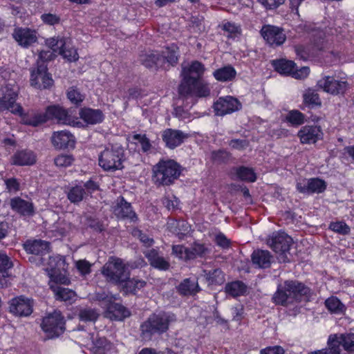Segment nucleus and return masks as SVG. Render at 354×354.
<instances>
[{
    "label": "nucleus",
    "mask_w": 354,
    "mask_h": 354,
    "mask_svg": "<svg viewBox=\"0 0 354 354\" xmlns=\"http://www.w3.org/2000/svg\"><path fill=\"white\" fill-rule=\"evenodd\" d=\"M311 289L304 283L297 280L284 281L283 287L279 286L273 295L272 301L279 306H288L294 301L300 302L304 298L309 299Z\"/></svg>",
    "instance_id": "nucleus-1"
},
{
    "label": "nucleus",
    "mask_w": 354,
    "mask_h": 354,
    "mask_svg": "<svg viewBox=\"0 0 354 354\" xmlns=\"http://www.w3.org/2000/svg\"><path fill=\"white\" fill-rule=\"evenodd\" d=\"M181 166L174 160L161 159L153 167V180L158 185L169 186L180 177Z\"/></svg>",
    "instance_id": "nucleus-2"
},
{
    "label": "nucleus",
    "mask_w": 354,
    "mask_h": 354,
    "mask_svg": "<svg viewBox=\"0 0 354 354\" xmlns=\"http://www.w3.org/2000/svg\"><path fill=\"white\" fill-rule=\"evenodd\" d=\"M171 322V316L166 313H152L140 324V337L151 340L155 335H161L169 330Z\"/></svg>",
    "instance_id": "nucleus-3"
},
{
    "label": "nucleus",
    "mask_w": 354,
    "mask_h": 354,
    "mask_svg": "<svg viewBox=\"0 0 354 354\" xmlns=\"http://www.w3.org/2000/svg\"><path fill=\"white\" fill-rule=\"evenodd\" d=\"M124 160V149L118 144L106 147L98 156L99 166L109 172L122 169Z\"/></svg>",
    "instance_id": "nucleus-4"
},
{
    "label": "nucleus",
    "mask_w": 354,
    "mask_h": 354,
    "mask_svg": "<svg viewBox=\"0 0 354 354\" xmlns=\"http://www.w3.org/2000/svg\"><path fill=\"white\" fill-rule=\"evenodd\" d=\"M130 270L124 260L119 257H111L102 266L101 273L106 282L119 286L127 278Z\"/></svg>",
    "instance_id": "nucleus-5"
},
{
    "label": "nucleus",
    "mask_w": 354,
    "mask_h": 354,
    "mask_svg": "<svg viewBox=\"0 0 354 354\" xmlns=\"http://www.w3.org/2000/svg\"><path fill=\"white\" fill-rule=\"evenodd\" d=\"M18 96V87L15 84H8L0 89V111H10L14 114L21 115L23 108L16 103Z\"/></svg>",
    "instance_id": "nucleus-6"
},
{
    "label": "nucleus",
    "mask_w": 354,
    "mask_h": 354,
    "mask_svg": "<svg viewBox=\"0 0 354 354\" xmlns=\"http://www.w3.org/2000/svg\"><path fill=\"white\" fill-rule=\"evenodd\" d=\"M293 243L291 236L284 232H275L268 240V243L270 248L277 254H279L280 259L284 263L290 262L287 257L290 247Z\"/></svg>",
    "instance_id": "nucleus-7"
},
{
    "label": "nucleus",
    "mask_w": 354,
    "mask_h": 354,
    "mask_svg": "<svg viewBox=\"0 0 354 354\" xmlns=\"http://www.w3.org/2000/svg\"><path fill=\"white\" fill-rule=\"evenodd\" d=\"M67 266L65 257L62 255H56L49 257L46 270L52 281L57 283L66 284L68 279L64 273Z\"/></svg>",
    "instance_id": "nucleus-8"
},
{
    "label": "nucleus",
    "mask_w": 354,
    "mask_h": 354,
    "mask_svg": "<svg viewBox=\"0 0 354 354\" xmlns=\"http://www.w3.org/2000/svg\"><path fill=\"white\" fill-rule=\"evenodd\" d=\"M65 321L60 313H54L45 317L41 327L47 336L54 338L62 335L65 330Z\"/></svg>",
    "instance_id": "nucleus-9"
},
{
    "label": "nucleus",
    "mask_w": 354,
    "mask_h": 354,
    "mask_svg": "<svg viewBox=\"0 0 354 354\" xmlns=\"http://www.w3.org/2000/svg\"><path fill=\"white\" fill-rule=\"evenodd\" d=\"M9 312L15 317H26L33 312L34 301L24 295L16 296L9 302Z\"/></svg>",
    "instance_id": "nucleus-10"
},
{
    "label": "nucleus",
    "mask_w": 354,
    "mask_h": 354,
    "mask_svg": "<svg viewBox=\"0 0 354 354\" xmlns=\"http://www.w3.org/2000/svg\"><path fill=\"white\" fill-rule=\"evenodd\" d=\"M205 70L204 65L198 61L192 62L188 68L184 67L182 71L183 78L180 84L181 85V91L183 92L188 91L189 82L193 83L194 81L200 80Z\"/></svg>",
    "instance_id": "nucleus-11"
},
{
    "label": "nucleus",
    "mask_w": 354,
    "mask_h": 354,
    "mask_svg": "<svg viewBox=\"0 0 354 354\" xmlns=\"http://www.w3.org/2000/svg\"><path fill=\"white\" fill-rule=\"evenodd\" d=\"M30 81L31 86L40 89L48 88L53 84V80L47 73L46 64L39 62L37 70L31 72Z\"/></svg>",
    "instance_id": "nucleus-12"
},
{
    "label": "nucleus",
    "mask_w": 354,
    "mask_h": 354,
    "mask_svg": "<svg viewBox=\"0 0 354 354\" xmlns=\"http://www.w3.org/2000/svg\"><path fill=\"white\" fill-rule=\"evenodd\" d=\"M319 88L332 95L344 93L348 87L346 81L338 80L333 76H325L320 79L317 84Z\"/></svg>",
    "instance_id": "nucleus-13"
},
{
    "label": "nucleus",
    "mask_w": 354,
    "mask_h": 354,
    "mask_svg": "<svg viewBox=\"0 0 354 354\" xmlns=\"http://www.w3.org/2000/svg\"><path fill=\"white\" fill-rule=\"evenodd\" d=\"M214 111L218 116H223L239 111L241 108L240 102L232 97H219L214 104Z\"/></svg>",
    "instance_id": "nucleus-14"
},
{
    "label": "nucleus",
    "mask_w": 354,
    "mask_h": 354,
    "mask_svg": "<svg viewBox=\"0 0 354 354\" xmlns=\"http://www.w3.org/2000/svg\"><path fill=\"white\" fill-rule=\"evenodd\" d=\"M50 141L53 146L57 149H73L75 145L74 136L66 130L54 131Z\"/></svg>",
    "instance_id": "nucleus-15"
},
{
    "label": "nucleus",
    "mask_w": 354,
    "mask_h": 354,
    "mask_svg": "<svg viewBox=\"0 0 354 354\" xmlns=\"http://www.w3.org/2000/svg\"><path fill=\"white\" fill-rule=\"evenodd\" d=\"M47 109L49 120H56L58 123L73 127L80 124L69 114L68 111L59 106H51L48 107Z\"/></svg>",
    "instance_id": "nucleus-16"
},
{
    "label": "nucleus",
    "mask_w": 354,
    "mask_h": 354,
    "mask_svg": "<svg viewBox=\"0 0 354 354\" xmlns=\"http://www.w3.org/2000/svg\"><path fill=\"white\" fill-rule=\"evenodd\" d=\"M178 93L180 97L188 98L189 97H205L210 94V88L207 83L201 80L194 81L189 84V90L186 92L181 91V85H179Z\"/></svg>",
    "instance_id": "nucleus-17"
},
{
    "label": "nucleus",
    "mask_w": 354,
    "mask_h": 354,
    "mask_svg": "<svg viewBox=\"0 0 354 354\" xmlns=\"http://www.w3.org/2000/svg\"><path fill=\"white\" fill-rule=\"evenodd\" d=\"M12 37L18 44L24 48H28L37 41V32L28 28H15Z\"/></svg>",
    "instance_id": "nucleus-18"
},
{
    "label": "nucleus",
    "mask_w": 354,
    "mask_h": 354,
    "mask_svg": "<svg viewBox=\"0 0 354 354\" xmlns=\"http://www.w3.org/2000/svg\"><path fill=\"white\" fill-rule=\"evenodd\" d=\"M263 39L270 45L279 46L286 41V35L283 30L273 26H265L261 30Z\"/></svg>",
    "instance_id": "nucleus-19"
},
{
    "label": "nucleus",
    "mask_w": 354,
    "mask_h": 354,
    "mask_svg": "<svg viewBox=\"0 0 354 354\" xmlns=\"http://www.w3.org/2000/svg\"><path fill=\"white\" fill-rule=\"evenodd\" d=\"M107 300L105 313L106 317L114 321H122L131 315L130 311L122 304L115 303L111 300Z\"/></svg>",
    "instance_id": "nucleus-20"
},
{
    "label": "nucleus",
    "mask_w": 354,
    "mask_h": 354,
    "mask_svg": "<svg viewBox=\"0 0 354 354\" xmlns=\"http://www.w3.org/2000/svg\"><path fill=\"white\" fill-rule=\"evenodd\" d=\"M251 261L254 268L267 269L271 267L274 257L268 250L257 249L251 254Z\"/></svg>",
    "instance_id": "nucleus-21"
},
{
    "label": "nucleus",
    "mask_w": 354,
    "mask_h": 354,
    "mask_svg": "<svg viewBox=\"0 0 354 354\" xmlns=\"http://www.w3.org/2000/svg\"><path fill=\"white\" fill-rule=\"evenodd\" d=\"M322 131L321 127L317 125L303 127L298 132L301 142L304 144H313L322 139Z\"/></svg>",
    "instance_id": "nucleus-22"
},
{
    "label": "nucleus",
    "mask_w": 354,
    "mask_h": 354,
    "mask_svg": "<svg viewBox=\"0 0 354 354\" xmlns=\"http://www.w3.org/2000/svg\"><path fill=\"white\" fill-rule=\"evenodd\" d=\"M24 248L29 254L42 257L50 252V243L41 239L27 240L24 244Z\"/></svg>",
    "instance_id": "nucleus-23"
},
{
    "label": "nucleus",
    "mask_w": 354,
    "mask_h": 354,
    "mask_svg": "<svg viewBox=\"0 0 354 354\" xmlns=\"http://www.w3.org/2000/svg\"><path fill=\"white\" fill-rule=\"evenodd\" d=\"M146 285L147 282L143 279H138V277L131 278V272L129 271L127 273V278L124 279V281L119 287H120V291L124 295L131 294L135 295L138 290L143 288Z\"/></svg>",
    "instance_id": "nucleus-24"
},
{
    "label": "nucleus",
    "mask_w": 354,
    "mask_h": 354,
    "mask_svg": "<svg viewBox=\"0 0 354 354\" xmlns=\"http://www.w3.org/2000/svg\"><path fill=\"white\" fill-rule=\"evenodd\" d=\"M330 344L331 346H337L339 354H341L340 346H342L343 349L350 353H354V333H343L337 338L333 339L329 338Z\"/></svg>",
    "instance_id": "nucleus-25"
},
{
    "label": "nucleus",
    "mask_w": 354,
    "mask_h": 354,
    "mask_svg": "<svg viewBox=\"0 0 354 354\" xmlns=\"http://www.w3.org/2000/svg\"><path fill=\"white\" fill-rule=\"evenodd\" d=\"M187 135L179 130L167 129L162 132V138L169 149H174L181 145Z\"/></svg>",
    "instance_id": "nucleus-26"
},
{
    "label": "nucleus",
    "mask_w": 354,
    "mask_h": 354,
    "mask_svg": "<svg viewBox=\"0 0 354 354\" xmlns=\"http://www.w3.org/2000/svg\"><path fill=\"white\" fill-rule=\"evenodd\" d=\"M150 266L158 270L166 271L170 267L169 262L163 257L159 255L158 249L152 248L145 252Z\"/></svg>",
    "instance_id": "nucleus-27"
},
{
    "label": "nucleus",
    "mask_w": 354,
    "mask_h": 354,
    "mask_svg": "<svg viewBox=\"0 0 354 354\" xmlns=\"http://www.w3.org/2000/svg\"><path fill=\"white\" fill-rule=\"evenodd\" d=\"M120 203L114 209V214L121 219H129L131 221L136 222L138 221V216L133 210L131 203L127 201H120Z\"/></svg>",
    "instance_id": "nucleus-28"
},
{
    "label": "nucleus",
    "mask_w": 354,
    "mask_h": 354,
    "mask_svg": "<svg viewBox=\"0 0 354 354\" xmlns=\"http://www.w3.org/2000/svg\"><path fill=\"white\" fill-rule=\"evenodd\" d=\"M176 290L181 296L195 295L201 290L198 281L192 280L190 278L184 279L176 286Z\"/></svg>",
    "instance_id": "nucleus-29"
},
{
    "label": "nucleus",
    "mask_w": 354,
    "mask_h": 354,
    "mask_svg": "<svg viewBox=\"0 0 354 354\" xmlns=\"http://www.w3.org/2000/svg\"><path fill=\"white\" fill-rule=\"evenodd\" d=\"M79 115L80 118L88 124L100 123L104 119V115L100 109L83 108L80 109Z\"/></svg>",
    "instance_id": "nucleus-30"
},
{
    "label": "nucleus",
    "mask_w": 354,
    "mask_h": 354,
    "mask_svg": "<svg viewBox=\"0 0 354 354\" xmlns=\"http://www.w3.org/2000/svg\"><path fill=\"white\" fill-rule=\"evenodd\" d=\"M230 174L234 180L239 179L244 181L254 182L257 179L253 169L244 166L233 167L230 170Z\"/></svg>",
    "instance_id": "nucleus-31"
},
{
    "label": "nucleus",
    "mask_w": 354,
    "mask_h": 354,
    "mask_svg": "<svg viewBox=\"0 0 354 354\" xmlns=\"http://www.w3.org/2000/svg\"><path fill=\"white\" fill-rule=\"evenodd\" d=\"M178 48L175 44H171L166 47L162 51V54L159 55L161 62L160 65L168 63L171 66H174L177 64L178 60Z\"/></svg>",
    "instance_id": "nucleus-32"
},
{
    "label": "nucleus",
    "mask_w": 354,
    "mask_h": 354,
    "mask_svg": "<svg viewBox=\"0 0 354 354\" xmlns=\"http://www.w3.org/2000/svg\"><path fill=\"white\" fill-rule=\"evenodd\" d=\"M36 162L35 153L28 150H21L16 152L12 156V163L14 165L24 166L31 165Z\"/></svg>",
    "instance_id": "nucleus-33"
},
{
    "label": "nucleus",
    "mask_w": 354,
    "mask_h": 354,
    "mask_svg": "<svg viewBox=\"0 0 354 354\" xmlns=\"http://www.w3.org/2000/svg\"><path fill=\"white\" fill-rule=\"evenodd\" d=\"M203 272L209 286H221L225 281V274L221 268L203 270Z\"/></svg>",
    "instance_id": "nucleus-34"
},
{
    "label": "nucleus",
    "mask_w": 354,
    "mask_h": 354,
    "mask_svg": "<svg viewBox=\"0 0 354 354\" xmlns=\"http://www.w3.org/2000/svg\"><path fill=\"white\" fill-rule=\"evenodd\" d=\"M324 305L331 314H343L346 310L345 305L337 297L334 295L328 297L324 301Z\"/></svg>",
    "instance_id": "nucleus-35"
},
{
    "label": "nucleus",
    "mask_w": 354,
    "mask_h": 354,
    "mask_svg": "<svg viewBox=\"0 0 354 354\" xmlns=\"http://www.w3.org/2000/svg\"><path fill=\"white\" fill-rule=\"evenodd\" d=\"M247 291L246 285L241 281L228 282L225 286V292L233 297L243 295Z\"/></svg>",
    "instance_id": "nucleus-36"
},
{
    "label": "nucleus",
    "mask_w": 354,
    "mask_h": 354,
    "mask_svg": "<svg viewBox=\"0 0 354 354\" xmlns=\"http://www.w3.org/2000/svg\"><path fill=\"white\" fill-rule=\"evenodd\" d=\"M12 208L23 216H32L35 213L33 204L28 201H10Z\"/></svg>",
    "instance_id": "nucleus-37"
},
{
    "label": "nucleus",
    "mask_w": 354,
    "mask_h": 354,
    "mask_svg": "<svg viewBox=\"0 0 354 354\" xmlns=\"http://www.w3.org/2000/svg\"><path fill=\"white\" fill-rule=\"evenodd\" d=\"M272 65L276 71L285 75H290L295 66L294 62L285 59L272 60Z\"/></svg>",
    "instance_id": "nucleus-38"
},
{
    "label": "nucleus",
    "mask_w": 354,
    "mask_h": 354,
    "mask_svg": "<svg viewBox=\"0 0 354 354\" xmlns=\"http://www.w3.org/2000/svg\"><path fill=\"white\" fill-rule=\"evenodd\" d=\"M236 72L230 65L221 67L213 73L215 79L220 82L231 81L236 77Z\"/></svg>",
    "instance_id": "nucleus-39"
},
{
    "label": "nucleus",
    "mask_w": 354,
    "mask_h": 354,
    "mask_svg": "<svg viewBox=\"0 0 354 354\" xmlns=\"http://www.w3.org/2000/svg\"><path fill=\"white\" fill-rule=\"evenodd\" d=\"M53 291L55 293V299L61 301H68L71 303L76 297L75 292L68 288L57 286L53 288Z\"/></svg>",
    "instance_id": "nucleus-40"
},
{
    "label": "nucleus",
    "mask_w": 354,
    "mask_h": 354,
    "mask_svg": "<svg viewBox=\"0 0 354 354\" xmlns=\"http://www.w3.org/2000/svg\"><path fill=\"white\" fill-rule=\"evenodd\" d=\"M78 318L80 322L95 323L100 314L95 308L90 307L80 308L78 311Z\"/></svg>",
    "instance_id": "nucleus-41"
},
{
    "label": "nucleus",
    "mask_w": 354,
    "mask_h": 354,
    "mask_svg": "<svg viewBox=\"0 0 354 354\" xmlns=\"http://www.w3.org/2000/svg\"><path fill=\"white\" fill-rule=\"evenodd\" d=\"M48 118V109L46 113H37L29 115L24 119V123L30 126L37 127L46 122Z\"/></svg>",
    "instance_id": "nucleus-42"
},
{
    "label": "nucleus",
    "mask_w": 354,
    "mask_h": 354,
    "mask_svg": "<svg viewBox=\"0 0 354 354\" xmlns=\"http://www.w3.org/2000/svg\"><path fill=\"white\" fill-rule=\"evenodd\" d=\"M46 45L55 53H59L61 48L68 46V39L52 37L46 41Z\"/></svg>",
    "instance_id": "nucleus-43"
},
{
    "label": "nucleus",
    "mask_w": 354,
    "mask_h": 354,
    "mask_svg": "<svg viewBox=\"0 0 354 354\" xmlns=\"http://www.w3.org/2000/svg\"><path fill=\"white\" fill-rule=\"evenodd\" d=\"M189 254L188 256H186V258L187 259L192 260L198 257H203L206 254L207 248L203 243L194 242L192 244V245L190 248H189Z\"/></svg>",
    "instance_id": "nucleus-44"
},
{
    "label": "nucleus",
    "mask_w": 354,
    "mask_h": 354,
    "mask_svg": "<svg viewBox=\"0 0 354 354\" xmlns=\"http://www.w3.org/2000/svg\"><path fill=\"white\" fill-rule=\"evenodd\" d=\"M303 100L304 104L308 105L320 106L322 104L318 93L312 88H308L304 92Z\"/></svg>",
    "instance_id": "nucleus-45"
},
{
    "label": "nucleus",
    "mask_w": 354,
    "mask_h": 354,
    "mask_svg": "<svg viewBox=\"0 0 354 354\" xmlns=\"http://www.w3.org/2000/svg\"><path fill=\"white\" fill-rule=\"evenodd\" d=\"M328 230L341 235H347L351 232L350 227L344 221H331Z\"/></svg>",
    "instance_id": "nucleus-46"
},
{
    "label": "nucleus",
    "mask_w": 354,
    "mask_h": 354,
    "mask_svg": "<svg viewBox=\"0 0 354 354\" xmlns=\"http://www.w3.org/2000/svg\"><path fill=\"white\" fill-rule=\"evenodd\" d=\"M140 62L147 68H151L155 65H160L161 62L159 54L154 53H145L140 55Z\"/></svg>",
    "instance_id": "nucleus-47"
},
{
    "label": "nucleus",
    "mask_w": 354,
    "mask_h": 354,
    "mask_svg": "<svg viewBox=\"0 0 354 354\" xmlns=\"http://www.w3.org/2000/svg\"><path fill=\"white\" fill-rule=\"evenodd\" d=\"M86 223L88 227L96 232H102L105 230L104 222L95 216H87L86 217Z\"/></svg>",
    "instance_id": "nucleus-48"
},
{
    "label": "nucleus",
    "mask_w": 354,
    "mask_h": 354,
    "mask_svg": "<svg viewBox=\"0 0 354 354\" xmlns=\"http://www.w3.org/2000/svg\"><path fill=\"white\" fill-rule=\"evenodd\" d=\"M174 225H175V226L174 228L171 230V231L179 238L183 237L190 231L191 226L185 220L175 221Z\"/></svg>",
    "instance_id": "nucleus-49"
},
{
    "label": "nucleus",
    "mask_w": 354,
    "mask_h": 354,
    "mask_svg": "<svg viewBox=\"0 0 354 354\" xmlns=\"http://www.w3.org/2000/svg\"><path fill=\"white\" fill-rule=\"evenodd\" d=\"M308 193H322L326 187L325 181L319 178L308 179Z\"/></svg>",
    "instance_id": "nucleus-50"
},
{
    "label": "nucleus",
    "mask_w": 354,
    "mask_h": 354,
    "mask_svg": "<svg viewBox=\"0 0 354 354\" xmlns=\"http://www.w3.org/2000/svg\"><path fill=\"white\" fill-rule=\"evenodd\" d=\"M222 29L226 33L227 37L234 38L241 34V28L234 23L226 22L223 24Z\"/></svg>",
    "instance_id": "nucleus-51"
},
{
    "label": "nucleus",
    "mask_w": 354,
    "mask_h": 354,
    "mask_svg": "<svg viewBox=\"0 0 354 354\" xmlns=\"http://www.w3.org/2000/svg\"><path fill=\"white\" fill-rule=\"evenodd\" d=\"M59 54L69 61H76L79 58L77 50L71 46L70 39H68V46L61 48Z\"/></svg>",
    "instance_id": "nucleus-52"
},
{
    "label": "nucleus",
    "mask_w": 354,
    "mask_h": 354,
    "mask_svg": "<svg viewBox=\"0 0 354 354\" xmlns=\"http://www.w3.org/2000/svg\"><path fill=\"white\" fill-rule=\"evenodd\" d=\"M13 264L10 259L5 253L0 252V273L2 277L7 276V271L12 267Z\"/></svg>",
    "instance_id": "nucleus-53"
},
{
    "label": "nucleus",
    "mask_w": 354,
    "mask_h": 354,
    "mask_svg": "<svg viewBox=\"0 0 354 354\" xmlns=\"http://www.w3.org/2000/svg\"><path fill=\"white\" fill-rule=\"evenodd\" d=\"M286 119L293 125L298 126L304 123V115L297 110H292L288 113Z\"/></svg>",
    "instance_id": "nucleus-54"
},
{
    "label": "nucleus",
    "mask_w": 354,
    "mask_h": 354,
    "mask_svg": "<svg viewBox=\"0 0 354 354\" xmlns=\"http://www.w3.org/2000/svg\"><path fill=\"white\" fill-rule=\"evenodd\" d=\"M68 100L75 104H80L84 99V95L75 87L69 88L67 92Z\"/></svg>",
    "instance_id": "nucleus-55"
},
{
    "label": "nucleus",
    "mask_w": 354,
    "mask_h": 354,
    "mask_svg": "<svg viewBox=\"0 0 354 354\" xmlns=\"http://www.w3.org/2000/svg\"><path fill=\"white\" fill-rule=\"evenodd\" d=\"M82 186H75L73 187L68 194V199H86L88 195Z\"/></svg>",
    "instance_id": "nucleus-56"
},
{
    "label": "nucleus",
    "mask_w": 354,
    "mask_h": 354,
    "mask_svg": "<svg viewBox=\"0 0 354 354\" xmlns=\"http://www.w3.org/2000/svg\"><path fill=\"white\" fill-rule=\"evenodd\" d=\"M74 158L71 155L67 154H61L57 156L54 162L57 167H66L72 165Z\"/></svg>",
    "instance_id": "nucleus-57"
},
{
    "label": "nucleus",
    "mask_w": 354,
    "mask_h": 354,
    "mask_svg": "<svg viewBox=\"0 0 354 354\" xmlns=\"http://www.w3.org/2000/svg\"><path fill=\"white\" fill-rule=\"evenodd\" d=\"M132 139L140 144L143 152H147L150 150L151 145L146 135L135 134Z\"/></svg>",
    "instance_id": "nucleus-58"
},
{
    "label": "nucleus",
    "mask_w": 354,
    "mask_h": 354,
    "mask_svg": "<svg viewBox=\"0 0 354 354\" xmlns=\"http://www.w3.org/2000/svg\"><path fill=\"white\" fill-rule=\"evenodd\" d=\"M75 266L82 276H86L91 272V264L85 259L77 261L75 263Z\"/></svg>",
    "instance_id": "nucleus-59"
},
{
    "label": "nucleus",
    "mask_w": 354,
    "mask_h": 354,
    "mask_svg": "<svg viewBox=\"0 0 354 354\" xmlns=\"http://www.w3.org/2000/svg\"><path fill=\"white\" fill-rule=\"evenodd\" d=\"M41 21L50 26H54L60 23L61 19L59 15L53 13H44L41 16Z\"/></svg>",
    "instance_id": "nucleus-60"
},
{
    "label": "nucleus",
    "mask_w": 354,
    "mask_h": 354,
    "mask_svg": "<svg viewBox=\"0 0 354 354\" xmlns=\"http://www.w3.org/2000/svg\"><path fill=\"white\" fill-rule=\"evenodd\" d=\"M172 251L173 253H174L178 258L185 261L188 260L186 258V256L189 254V248H187L183 245H176L172 247Z\"/></svg>",
    "instance_id": "nucleus-61"
},
{
    "label": "nucleus",
    "mask_w": 354,
    "mask_h": 354,
    "mask_svg": "<svg viewBox=\"0 0 354 354\" xmlns=\"http://www.w3.org/2000/svg\"><path fill=\"white\" fill-rule=\"evenodd\" d=\"M214 242L216 245L222 249H227L231 243L230 239L222 232H219L215 236Z\"/></svg>",
    "instance_id": "nucleus-62"
},
{
    "label": "nucleus",
    "mask_w": 354,
    "mask_h": 354,
    "mask_svg": "<svg viewBox=\"0 0 354 354\" xmlns=\"http://www.w3.org/2000/svg\"><path fill=\"white\" fill-rule=\"evenodd\" d=\"M284 349L281 346H270L262 348L260 354H284Z\"/></svg>",
    "instance_id": "nucleus-63"
},
{
    "label": "nucleus",
    "mask_w": 354,
    "mask_h": 354,
    "mask_svg": "<svg viewBox=\"0 0 354 354\" xmlns=\"http://www.w3.org/2000/svg\"><path fill=\"white\" fill-rule=\"evenodd\" d=\"M337 346H331L330 341L328 342V347L320 350L308 352L307 354H339Z\"/></svg>",
    "instance_id": "nucleus-64"
}]
</instances>
